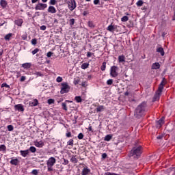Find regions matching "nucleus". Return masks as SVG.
I'll return each instance as SVG.
<instances>
[{"label": "nucleus", "mask_w": 175, "mask_h": 175, "mask_svg": "<svg viewBox=\"0 0 175 175\" xmlns=\"http://www.w3.org/2000/svg\"><path fill=\"white\" fill-rule=\"evenodd\" d=\"M15 110H17L18 111H24V105L23 104H17L14 105Z\"/></svg>", "instance_id": "obj_11"}, {"label": "nucleus", "mask_w": 175, "mask_h": 175, "mask_svg": "<svg viewBox=\"0 0 175 175\" xmlns=\"http://www.w3.org/2000/svg\"><path fill=\"white\" fill-rule=\"evenodd\" d=\"M84 138V134H83V133H80L79 135H78V139L79 140H81Z\"/></svg>", "instance_id": "obj_45"}, {"label": "nucleus", "mask_w": 175, "mask_h": 175, "mask_svg": "<svg viewBox=\"0 0 175 175\" xmlns=\"http://www.w3.org/2000/svg\"><path fill=\"white\" fill-rule=\"evenodd\" d=\"M40 29L41 31H46V29H47V27H46V25H42L40 26Z\"/></svg>", "instance_id": "obj_50"}, {"label": "nucleus", "mask_w": 175, "mask_h": 175, "mask_svg": "<svg viewBox=\"0 0 175 175\" xmlns=\"http://www.w3.org/2000/svg\"><path fill=\"white\" fill-rule=\"evenodd\" d=\"M113 136H111V135H107L105 136L104 140L105 142H110L111 139H112Z\"/></svg>", "instance_id": "obj_33"}, {"label": "nucleus", "mask_w": 175, "mask_h": 175, "mask_svg": "<svg viewBox=\"0 0 175 175\" xmlns=\"http://www.w3.org/2000/svg\"><path fill=\"white\" fill-rule=\"evenodd\" d=\"M88 131H89V132H94V131L92 130V126H91V124L89 125Z\"/></svg>", "instance_id": "obj_59"}, {"label": "nucleus", "mask_w": 175, "mask_h": 175, "mask_svg": "<svg viewBox=\"0 0 175 175\" xmlns=\"http://www.w3.org/2000/svg\"><path fill=\"white\" fill-rule=\"evenodd\" d=\"M70 162H72V163H77V162H79V160L77 159V158H76V156H72L70 159Z\"/></svg>", "instance_id": "obj_28"}, {"label": "nucleus", "mask_w": 175, "mask_h": 175, "mask_svg": "<svg viewBox=\"0 0 175 175\" xmlns=\"http://www.w3.org/2000/svg\"><path fill=\"white\" fill-rule=\"evenodd\" d=\"M106 158H107V154L103 153V154H102V159H106Z\"/></svg>", "instance_id": "obj_61"}, {"label": "nucleus", "mask_w": 175, "mask_h": 175, "mask_svg": "<svg viewBox=\"0 0 175 175\" xmlns=\"http://www.w3.org/2000/svg\"><path fill=\"white\" fill-rule=\"evenodd\" d=\"M75 21H76L75 18H71L69 20V24L70 27H73L75 25Z\"/></svg>", "instance_id": "obj_39"}, {"label": "nucleus", "mask_w": 175, "mask_h": 175, "mask_svg": "<svg viewBox=\"0 0 175 175\" xmlns=\"http://www.w3.org/2000/svg\"><path fill=\"white\" fill-rule=\"evenodd\" d=\"M10 163L11 165H14V166H17L18 163H20V161L18 160V159H11Z\"/></svg>", "instance_id": "obj_15"}, {"label": "nucleus", "mask_w": 175, "mask_h": 175, "mask_svg": "<svg viewBox=\"0 0 175 175\" xmlns=\"http://www.w3.org/2000/svg\"><path fill=\"white\" fill-rule=\"evenodd\" d=\"M99 2H100V0H94V5H98Z\"/></svg>", "instance_id": "obj_62"}, {"label": "nucleus", "mask_w": 175, "mask_h": 175, "mask_svg": "<svg viewBox=\"0 0 175 175\" xmlns=\"http://www.w3.org/2000/svg\"><path fill=\"white\" fill-rule=\"evenodd\" d=\"M22 68H24V69H29V68H31V63H25L22 64Z\"/></svg>", "instance_id": "obj_29"}, {"label": "nucleus", "mask_w": 175, "mask_h": 175, "mask_svg": "<svg viewBox=\"0 0 175 175\" xmlns=\"http://www.w3.org/2000/svg\"><path fill=\"white\" fill-rule=\"evenodd\" d=\"M90 66V64L89 63H83L81 65V69L85 70L87 69L88 67Z\"/></svg>", "instance_id": "obj_30"}, {"label": "nucleus", "mask_w": 175, "mask_h": 175, "mask_svg": "<svg viewBox=\"0 0 175 175\" xmlns=\"http://www.w3.org/2000/svg\"><path fill=\"white\" fill-rule=\"evenodd\" d=\"M34 146H36V147H38L39 148H42V147L44 146V143L43 142V141L35 142Z\"/></svg>", "instance_id": "obj_16"}, {"label": "nucleus", "mask_w": 175, "mask_h": 175, "mask_svg": "<svg viewBox=\"0 0 175 175\" xmlns=\"http://www.w3.org/2000/svg\"><path fill=\"white\" fill-rule=\"evenodd\" d=\"M12 36H13V34L12 33H10L5 35V36L4 37V39L5 40H10V38H12Z\"/></svg>", "instance_id": "obj_31"}, {"label": "nucleus", "mask_w": 175, "mask_h": 175, "mask_svg": "<svg viewBox=\"0 0 175 175\" xmlns=\"http://www.w3.org/2000/svg\"><path fill=\"white\" fill-rule=\"evenodd\" d=\"M49 5H57V0H50Z\"/></svg>", "instance_id": "obj_44"}, {"label": "nucleus", "mask_w": 175, "mask_h": 175, "mask_svg": "<svg viewBox=\"0 0 175 175\" xmlns=\"http://www.w3.org/2000/svg\"><path fill=\"white\" fill-rule=\"evenodd\" d=\"M75 145V141L73 139H70L68 142H67V146H70L69 148H72L73 146Z\"/></svg>", "instance_id": "obj_23"}, {"label": "nucleus", "mask_w": 175, "mask_h": 175, "mask_svg": "<svg viewBox=\"0 0 175 175\" xmlns=\"http://www.w3.org/2000/svg\"><path fill=\"white\" fill-rule=\"evenodd\" d=\"M103 110H105V106L103 105L98 106L96 109V111H97V113H100V111H103Z\"/></svg>", "instance_id": "obj_25"}, {"label": "nucleus", "mask_w": 175, "mask_h": 175, "mask_svg": "<svg viewBox=\"0 0 175 175\" xmlns=\"http://www.w3.org/2000/svg\"><path fill=\"white\" fill-rule=\"evenodd\" d=\"M62 80H63V79H62V77H57V79H56V81L57 83H62Z\"/></svg>", "instance_id": "obj_48"}, {"label": "nucleus", "mask_w": 175, "mask_h": 175, "mask_svg": "<svg viewBox=\"0 0 175 175\" xmlns=\"http://www.w3.org/2000/svg\"><path fill=\"white\" fill-rule=\"evenodd\" d=\"M156 51L157 53H159L161 57H163V55H165V51L162 47H157Z\"/></svg>", "instance_id": "obj_17"}, {"label": "nucleus", "mask_w": 175, "mask_h": 175, "mask_svg": "<svg viewBox=\"0 0 175 175\" xmlns=\"http://www.w3.org/2000/svg\"><path fill=\"white\" fill-rule=\"evenodd\" d=\"M165 84H166V79L163 78L161 83L159 85L158 90H157L153 97V100L154 102L157 100H159V98H161V95H162V91H163V88L165 87Z\"/></svg>", "instance_id": "obj_3"}, {"label": "nucleus", "mask_w": 175, "mask_h": 175, "mask_svg": "<svg viewBox=\"0 0 175 175\" xmlns=\"http://www.w3.org/2000/svg\"><path fill=\"white\" fill-rule=\"evenodd\" d=\"M26 79H27V77L25 76H22L21 77L20 81H25Z\"/></svg>", "instance_id": "obj_60"}, {"label": "nucleus", "mask_w": 175, "mask_h": 175, "mask_svg": "<svg viewBox=\"0 0 175 175\" xmlns=\"http://www.w3.org/2000/svg\"><path fill=\"white\" fill-rule=\"evenodd\" d=\"M63 165H68L69 163V160L66 159H63Z\"/></svg>", "instance_id": "obj_53"}, {"label": "nucleus", "mask_w": 175, "mask_h": 175, "mask_svg": "<svg viewBox=\"0 0 175 175\" xmlns=\"http://www.w3.org/2000/svg\"><path fill=\"white\" fill-rule=\"evenodd\" d=\"M75 100H76L77 103H81V102H83V99L81 98V96H75Z\"/></svg>", "instance_id": "obj_27"}, {"label": "nucleus", "mask_w": 175, "mask_h": 175, "mask_svg": "<svg viewBox=\"0 0 175 175\" xmlns=\"http://www.w3.org/2000/svg\"><path fill=\"white\" fill-rule=\"evenodd\" d=\"M116 28H117V26H115L114 25H113V23H111L107 27V31H109V32L113 33L114 32V31H116Z\"/></svg>", "instance_id": "obj_12"}, {"label": "nucleus", "mask_w": 175, "mask_h": 175, "mask_svg": "<svg viewBox=\"0 0 175 175\" xmlns=\"http://www.w3.org/2000/svg\"><path fill=\"white\" fill-rule=\"evenodd\" d=\"M53 165H47L48 172H53Z\"/></svg>", "instance_id": "obj_56"}, {"label": "nucleus", "mask_w": 175, "mask_h": 175, "mask_svg": "<svg viewBox=\"0 0 175 175\" xmlns=\"http://www.w3.org/2000/svg\"><path fill=\"white\" fill-rule=\"evenodd\" d=\"M163 124H165V117H162L158 121H156V127L159 129L162 127V125H163Z\"/></svg>", "instance_id": "obj_8"}, {"label": "nucleus", "mask_w": 175, "mask_h": 175, "mask_svg": "<svg viewBox=\"0 0 175 175\" xmlns=\"http://www.w3.org/2000/svg\"><path fill=\"white\" fill-rule=\"evenodd\" d=\"M92 55H94V53H91V52H88V53H87V55H86V57H87L88 58H90V57L92 56Z\"/></svg>", "instance_id": "obj_58"}, {"label": "nucleus", "mask_w": 175, "mask_h": 175, "mask_svg": "<svg viewBox=\"0 0 175 175\" xmlns=\"http://www.w3.org/2000/svg\"><path fill=\"white\" fill-rule=\"evenodd\" d=\"M128 20H129V18L127 16H124L121 18V21L122 23H126V21H128Z\"/></svg>", "instance_id": "obj_36"}, {"label": "nucleus", "mask_w": 175, "mask_h": 175, "mask_svg": "<svg viewBox=\"0 0 175 175\" xmlns=\"http://www.w3.org/2000/svg\"><path fill=\"white\" fill-rule=\"evenodd\" d=\"M27 38H28V34H27V33L23 34V36H22L23 40H27Z\"/></svg>", "instance_id": "obj_49"}, {"label": "nucleus", "mask_w": 175, "mask_h": 175, "mask_svg": "<svg viewBox=\"0 0 175 175\" xmlns=\"http://www.w3.org/2000/svg\"><path fill=\"white\" fill-rule=\"evenodd\" d=\"M57 162V159L54 157H50L46 162V165L49 166H54Z\"/></svg>", "instance_id": "obj_9"}, {"label": "nucleus", "mask_w": 175, "mask_h": 175, "mask_svg": "<svg viewBox=\"0 0 175 175\" xmlns=\"http://www.w3.org/2000/svg\"><path fill=\"white\" fill-rule=\"evenodd\" d=\"M66 137H72V133H70V131H68L66 133Z\"/></svg>", "instance_id": "obj_57"}, {"label": "nucleus", "mask_w": 175, "mask_h": 175, "mask_svg": "<svg viewBox=\"0 0 175 175\" xmlns=\"http://www.w3.org/2000/svg\"><path fill=\"white\" fill-rule=\"evenodd\" d=\"M37 53H39V49H38V48L35 49L31 52V53H32L33 55H35V54H36Z\"/></svg>", "instance_id": "obj_46"}, {"label": "nucleus", "mask_w": 175, "mask_h": 175, "mask_svg": "<svg viewBox=\"0 0 175 175\" xmlns=\"http://www.w3.org/2000/svg\"><path fill=\"white\" fill-rule=\"evenodd\" d=\"M48 13H51L52 14H54L55 13H57V10L55 9V7L51 5L47 9Z\"/></svg>", "instance_id": "obj_13"}, {"label": "nucleus", "mask_w": 175, "mask_h": 175, "mask_svg": "<svg viewBox=\"0 0 175 175\" xmlns=\"http://www.w3.org/2000/svg\"><path fill=\"white\" fill-rule=\"evenodd\" d=\"M31 174L38 175L39 174V170H33L31 172Z\"/></svg>", "instance_id": "obj_41"}, {"label": "nucleus", "mask_w": 175, "mask_h": 175, "mask_svg": "<svg viewBox=\"0 0 175 175\" xmlns=\"http://www.w3.org/2000/svg\"><path fill=\"white\" fill-rule=\"evenodd\" d=\"M27 150H29V152L34 153L36 151V148L35 146H30Z\"/></svg>", "instance_id": "obj_37"}, {"label": "nucleus", "mask_w": 175, "mask_h": 175, "mask_svg": "<svg viewBox=\"0 0 175 175\" xmlns=\"http://www.w3.org/2000/svg\"><path fill=\"white\" fill-rule=\"evenodd\" d=\"M34 76H36V77H43L44 75L42 73V72L36 71L34 73H33Z\"/></svg>", "instance_id": "obj_22"}, {"label": "nucleus", "mask_w": 175, "mask_h": 175, "mask_svg": "<svg viewBox=\"0 0 175 175\" xmlns=\"http://www.w3.org/2000/svg\"><path fill=\"white\" fill-rule=\"evenodd\" d=\"M110 76L111 77H117V76H118V67L117 66H113L111 67Z\"/></svg>", "instance_id": "obj_5"}, {"label": "nucleus", "mask_w": 175, "mask_h": 175, "mask_svg": "<svg viewBox=\"0 0 175 175\" xmlns=\"http://www.w3.org/2000/svg\"><path fill=\"white\" fill-rule=\"evenodd\" d=\"M53 54H54V53L49 51L46 53V57H48V58H50V57H51V55H53Z\"/></svg>", "instance_id": "obj_55"}, {"label": "nucleus", "mask_w": 175, "mask_h": 175, "mask_svg": "<svg viewBox=\"0 0 175 175\" xmlns=\"http://www.w3.org/2000/svg\"><path fill=\"white\" fill-rule=\"evenodd\" d=\"M0 6H1L3 9H6V6H8V1L5 0H1Z\"/></svg>", "instance_id": "obj_19"}, {"label": "nucleus", "mask_w": 175, "mask_h": 175, "mask_svg": "<svg viewBox=\"0 0 175 175\" xmlns=\"http://www.w3.org/2000/svg\"><path fill=\"white\" fill-rule=\"evenodd\" d=\"M88 27H90V28H95V25L94 24L93 21H90L88 23Z\"/></svg>", "instance_id": "obj_35"}, {"label": "nucleus", "mask_w": 175, "mask_h": 175, "mask_svg": "<svg viewBox=\"0 0 175 175\" xmlns=\"http://www.w3.org/2000/svg\"><path fill=\"white\" fill-rule=\"evenodd\" d=\"M62 107L63 110H65V111H68V107L66 106V103H62Z\"/></svg>", "instance_id": "obj_40"}, {"label": "nucleus", "mask_w": 175, "mask_h": 175, "mask_svg": "<svg viewBox=\"0 0 175 175\" xmlns=\"http://www.w3.org/2000/svg\"><path fill=\"white\" fill-rule=\"evenodd\" d=\"M81 85L82 87H87V83L85 82H82Z\"/></svg>", "instance_id": "obj_64"}, {"label": "nucleus", "mask_w": 175, "mask_h": 175, "mask_svg": "<svg viewBox=\"0 0 175 175\" xmlns=\"http://www.w3.org/2000/svg\"><path fill=\"white\" fill-rule=\"evenodd\" d=\"M100 69L103 72H105V70H106V62H103L102 66H100Z\"/></svg>", "instance_id": "obj_34"}, {"label": "nucleus", "mask_w": 175, "mask_h": 175, "mask_svg": "<svg viewBox=\"0 0 175 175\" xmlns=\"http://www.w3.org/2000/svg\"><path fill=\"white\" fill-rule=\"evenodd\" d=\"M107 85H111L113 84V79H109L107 81Z\"/></svg>", "instance_id": "obj_51"}, {"label": "nucleus", "mask_w": 175, "mask_h": 175, "mask_svg": "<svg viewBox=\"0 0 175 175\" xmlns=\"http://www.w3.org/2000/svg\"><path fill=\"white\" fill-rule=\"evenodd\" d=\"M1 151H6V146L4 144L0 145V152Z\"/></svg>", "instance_id": "obj_43"}, {"label": "nucleus", "mask_w": 175, "mask_h": 175, "mask_svg": "<svg viewBox=\"0 0 175 175\" xmlns=\"http://www.w3.org/2000/svg\"><path fill=\"white\" fill-rule=\"evenodd\" d=\"M7 129L9 132H12V131H14V127L13 126V125L10 124L7 126Z\"/></svg>", "instance_id": "obj_38"}, {"label": "nucleus", "mask_w": 175, "mask_h": 175, "mask_svg": "<svg viewBox=\"0 0 175 175\" xmlns=\"http://www.w3.org/2000/svg\"><path fill=\"white\" fill-rule=\"evenodd\" d=\"M47 4L43 3H38L35 6V10H44V9H46Z\"/></svg>", "instance_id": "obj_7"}, {"label": "nucleus", "mask_w": 175, "mask_h": 175, "mask_svg": "<svg viewBox=\"0 0 175 175\" xmlns=\"http://www.w3.org/2000/svg\"><path fill=\"white\" fill-rule=\"evenodd\" d=\"M54 102H55V100H54V99H53V98H49V99L48 100V104H49V105H53V103H54Z\"/></svg>", "instance_id": "obj_47"}, {"label": "nucleus", "mask_w": 175, "mask_h": 175, "mask_svg": "<svg viewBox=\"0 0 175 175\" xmlns=\"http://www.w3.org/2000/svg\"><path fill=\"white\" fill-rule=\"evenodd\" d=\"M118 62L121 64V62H125V56L124 55L118 56Z\"/></svg>", "instance_id": "obj_24"}, {"label": "nucleus", "mask_w": 175, "mask_h": 175, "mask_svg": "<svg viewBox=\"0 0 175 175\" xmlns=\"http://www.w3.org/2000/svg\"><path fill=\"white\" fill-rule=\"evenodd\" d=\"M23 23H24V21H23V19H21V18L16 19V20L15 21V24H16V25H17L18 27H22Z\"/></svg>", "instance_id": "obj_20"}, {"label": "nucleus", "mask_w": 175, "mask_h": 175, "mask_svg": "<svg viewBox=\"0 0 175 175\" xmlns=\"http://www.w3.org/2000/svg\"><path fill=\"white\" fill-rule=\"evenodd\" d=\"M91 173V169H90L87 165H85L81 172V175H88Z\"/></svg>", "instance_id": "obj_10"}, {"label": "nucleus", "mask_w": 175, "mask_h": 175, "mask_svg": "<svg viewBox=\"0 0 175 175\" xmlns=\"http://www.w3.org/2000/svg\"><path fill=\"white\" fill-rule=\"evenodd\" d=\"M40 0H31V3H36V2H39Z\"/></svg>", "instance_id": "obj_63"}, {"label": "nucleus", "mask_w": 175, "mask_h": 175, "mask_svg": "<svg viewBox=\"0 0 175 175\" xmlns=\"http://www.w3.org/2000/svg\"><path fill=\"white\" fill-rule=\"evenodd\" d=\"M159 68H161V64H159V63L158 62H155L152 65V69H159Z\"/></svg>", "instance_id": "obj_21"}, {"label": "nucleus", "mask_w": 175, "mask_h": 175, "mask_svg": "<svg viewBox=\"0 0 175 175\" xmlns=\"http://www.w3.org/2000/svg\"><path fill=\"white\" fill-rule=\"evenodd\" d=\"M31 44H33V46H36V44H38V39L34 38L32 39L31 41Z\"/></svg>", "instance_id": "obj_42"}, {"label": "nucleus", "mask_w": 175, "mask_h": 175, "mask_svg": "<svg viewBox=\"0 0 175 175\" xmlns=\"http://www.w3.org/2000/svg\"><path fill=\"white\" fill-rule=\"evenodd\" d=\"M143 153V147L137 146L133 148L131 150L129 157H133L135 159H139L140 155Z\"/></svg>", "instance_id": "obj_2"}, {"label": "nucleus", "mask_w": 175, "mask_h": 175, "mask_svg": "<svg viewBox=\"0 0 175 175\" xmlns=\"http://www.w3.org/2000/svg\"><path fill=\"white\" fill-rule=\"evenodd\" d=\"M5 87V88H10V86L8 84H6V83H3L1 85V88Z\"/></svg>", "instance_id": "obj_52"}, {"label": "nucleus", "mask_w": 175, "mask_h": 175, "mask_svg": "<svg viewBox=\"0 0 175 175\" xmlns=\"http://www.w3.org/2000/svg\"><path fill=\"white\" fill-rule=\"evenodd\" d=\"M38 105H39V101L36 98L34 99L33 101L29 102V106L35 107L38 106Z\"/></svg>", "instance_id": "obj_18"}, {"label": "nucleus", "mask_w": 175, "mask_h": 175, "mask_svg": "<svg viewBox=\"0 0 175 175\" xmlns=\"http://www.w3.org/2000/svg\"><path fill=\"white\" fill-rule=\"evenodd\" d=\"M80 83V79H75L73 81V83L75 84V85H77V84H79Z\"/></svg>", "instance_id": "obj_54"}, {"label": "nucleus", "mask_w": 175, "mask_h": 175, "mask_svg": "<svg viewBox=\"0 0 175 175\" xmlns=\"http://www.w3.org/2000/svg\"><path fill=\"white\" fill-rule=\"evenodd\" d=\"M70 91V86L68 83V82H63L61 83L60 88V94L64 95V94H68Z\"/></svg>", "instance_id": "obj_4"}, {"label": "nucleus", "mask_w": 175, "mask_h": 175, "mask_svg": "<svg viewBox=\"0 0 175 175\" xmlns=\"http://www.w3.org/2000/svg\"><path fill=\"white\" fill-rule=\"evenodd\" d=\"M166 136H167V137H169V135H165V134H162V135H160L157 136V139H158L159 140L165 139V140H166Z\"/></svg>", "instance_id": "obj_26"}, {"label": "nucleus", "mask_w": 175, "mask_h": 175, "mask_svg": "<svg viewBox=\"0 0 175 175\" xmlns=\"http://www.w3.org/2000/svg\"><path fill=\"white\" fill-rule=\"evenodd\" d=\"M147 107V103L143 102L139 104L135 110V116L136 118H142L146 113V109Z\"/></svg>", "instance_id": "obj_1"}, {"label": "nucleus", "mask_w": 175, "mask_h": 175, "mask_svg": "<svg viewBox=\"0 0 175 175\" xmlns=\"http://www.w3.org/2000/svg\"><path fill=\"white\" fill-rule=\"evenodd\" d=\"M68 9L70 12H73L76 8H77V3H76V0H70L68 2Z\"/></svg>", "instance_id": "obj_6"}, {"label": "nucleus", "mask_w": 175, "mask_h": 175, "mask_svg": "<svg viewBox=\"0 0 175 175\" xmlns=\"http://www.w3.org/2000/svg\"><path fill=\"white\" fill-rule=\"evenodd\" d=\"M144 3V1H143V0H139L137 3H136V5L138 8H140L142 6H143V4Z\"/></svg>", "instance_id": "obj_32"}, {"label": "nucleus", "mask_w": 175, "mask_h": 175, "mask_svg": "<svg viewBox=\"0 0 175 175\" xmlns=\"http://www.w3.org/2000/svg\"><path fill=\"white\" fill-rule=\"evenodd\" d=\"M20 154L23 158L27 157V156L29 155V150H20Z\"/></svg>", "instance_id": "obj_14"}]
</instances>
